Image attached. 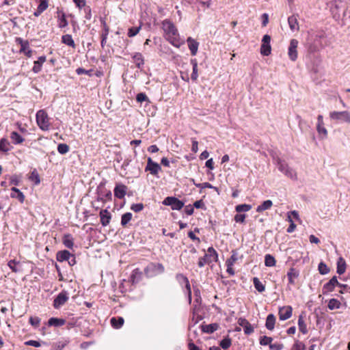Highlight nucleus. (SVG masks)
I'll use <instances>...</instances> for the list:
<instances>
[{
	"label": "nucleus",
	"instance_id": "39448f33",
	"mask_svg": "<svg viewBox=\"0 0 350 350\" xmlns=\"http://www.w3.org/2000/svg\"><path fill=\"white\" fill-rule=\"evenodd\" d=\"M163 204L170 206L172 210H180L184 206V202L176 197H167L163 201Z\"/></svg>",
	"mask_w": 350,
	"mask_h": 350
},
{
	"label": "nucleus",
	"instance_id": "4be33fe9",
	"mask_svg": "<svg viewBox=\"0 0 350 350\" xmlns=\"http://www.w3.org/2000/svg\"><path fill=\"white\" fill-rule=\"evenodd\" d=\"M45 56H40L38 60L34 62V65L33 66L32 71L34 73H38L39 72H40L42 69V66L45 62Z\"/></svg>",
	"mask_w": 350,
	"mask_h": 350
},
{
	"label": "nucleus",
	"instance_id": "423d86ee",
	"mask_svg": "<svg viewBox=\"0 0 350 350\" xmlns=\"http://www.w3.org/2000/svg\"><path fill=\"white\" fill-rule=\"evenodd\" d=\"M329 117L332 120L350 123V113L347 111H332Z\"/></svg>",
	"mask_w": 350,
	"mask_h": 350
},
{
	"label": "nucleus",
	"instance_id": "ea45409f",
	"mask_svg": "<svg viewBox=\"0 0 350 350\" xmlns=\"http://www.w3.org/2000/svg\"><path fill=\"white\" fill-rule=\"evenodd\" d=\"M132 216V213L129 212L123 214L121 217V225L125 227L127 225V224L131 220Z\"/></svg>",
	"mask_w": 350,
	"mask_h": 350
},
{
	"label": "nucleus",
	"instance_id": "9d476101",
	"mask_svg": "<svg viewBox=\"0 0 350 350\" xmlns=\"http://www.w3.org/2000/svg\"><path fill=\"white\" fill-rule=\"evenodd\" d=\"M16 42L21 45V53H24L28 57L31 56L32 51L29 49V44L27 40H24L21 38H16Z\"/></svg>",
	"mask_w": 350,
	"mask_h": 350
},
{
	"label": "nucleus",
	"instance_id": "c03bdc74",
	"mask_svg": "<svg viewBox=\"0 0 350 350\" xmlns=\"http://www.w3.org/2000/svg\"><path fill=\"white\" fill-rule=\"evenodd\" d=\"M29 180L33 181L35 185H38L40 183L39 174L36 170H33L29 177Z\"/></svg>",
	"mask_w": 350,
	"mask_h": 350
},
{
	"label": "nucleus",
	"instance_id": "4d7b16f0",
	"mask_svg": "<svg viewBox=\"0 0 350 350\" xmlns=\"http://www.w3.org/2000/svg\"><path fill=\"white\" fill-rule=\"evenodd\" d=\"M10 197L12 198H16V199H18V201L21 203H23L24 202V200H25V196L23 193V192H21V191L17 192V193H11Z\"/></svg>",
	"mask_w": 350,
	"mask_h": 350
},
{
	"label": "nucleus",
	"instance_id": "72a5a7b5",
	"mask_svg": "<svg viewBox=\"0 0 350 350\" xmlns=\"http://www.w3.org/2000/svg\"><path fill=\"white\" fill-rule=\"evenodd\" d=\"M219 327V325L217 323H211L206 325H203L202 327V330L203 332L212 334L215 331H216Z\"/></svg>",
	"mask_w": 350,
	"mask_h": 350
},
{
	"label": "nucleus",
	"instance_id": "f8f14e48",
	"mask_svg": "<svg viewBox=\"0 0 350 350\" xmlns=\"http://www.w3.org/2000/svg\"><path fill=\"white\" fill-rule=\"evenodd\" d=\"M298 46V41L295 39H292L290 42L288 46V55L291 60L295 61L297 58V48Z\"/></svg>",
	"mask_w": 350,
	"mask_h": 350
},
{
	"label": "nucleus",
	"instance_id": "aec40b11",
	"mask_svg": "<svg viewBox=\"0 0 350 350\" xmlns=\"http://www.w3.org/2000/svg\"><path fill=\"white\" fill-rule=\"evenodd\" d=\"M72 254L68 250H62L57 252L56 254V259L59 262L67 261L70 258Z\"/></svg>",
	"mask_w": 350,
	"mask_h": 350
},
{
	"label": "nucleus",
	"instance_id": "9b49d317",
	"mask_svg": "<svg viewBox=\"0 0 350 350\" xmlns=\"http://www.w3.org/2000/svg\"><path fill=\"white\" fill-rule=\"evenodd\" d=\"M336 286H342V284L338 282L336 276L332 277L330 280L323 286V293L326 294L334 291Z\"/></svg>",
	"mask_w": 350,
	"mask_h": 350
},
{
	"label": "nucleus",
	"instance_id": "6e6552de",
	"mask_svg": "<svg viewBox=\"0 0 350 350\" xmlns=\"http://www.w3.org/2000/svg\"><path fill=\"white\" fill-rule=\"evenodd\" d=\"M161 170V166L157 163L153 161L150 157H148L147 159V165L145 168V171H148L151 174L156 176Z\"/></svg>",
	"mask_w": 350,
	"mask_h": 350
},
{
	"label": "nucleus",
	"instance_id": "cd10ccee",
	"mask_svg": "<svg viewBox=\"0 0 350 350\" xmlns=\"http://www.w3.org/2000/svg\"><path fill=\"white\" fill-rule=\"evenodd\" d=\"M288 23L291 31H295L299 30V25L297 18L295 15L288 18Z\"/></svg>",
	"mask_w": 350,
	"mask_h": 350
},
{
	"label": "nucleus",
	"instance_id": "09e8293b",
	"mask_svg": "<svg viewBox=\"0 0 350 350\" xmlns=\"http://www.w3.org/2000/svg\"><path fill=\"white\" fill-rule=\"evenodd\" d=\"M10 142L6 139H1L0 140V150L3 152H8L10 150Z\"/></svg>",
	"mask_w": 350,
	"mask_h": 350
},
{
	"label": "nucleus",
	"instance_id": "864d4df0",
	"mask_svg": "<svg viewBox=\"0 0 350 350\" xmlns=\"http://www.w3.org/2000/svg\"><path fill=\"white\" fill-rule=\"evenodd\" d=\"M317 130L319 135H323V138L327 137V129L324 127V124H317Z\"/></svg>",
	"mask_w": 350,
	"mask_h": 350
},
{
	"label": "nucleus",
	"instance_id": "1a4fd4ad",
	"mask_svg": "<svg viewBox=\"0 0 350 350\" xmlns=\"http://www.w3.org/2000/svg\"><path fill=\"white\" fill-rule=\"evenodd\" d=\"M162 28L165 33V36L170 35L176 36V33L178 32V30L174 25L168 20H165L163 22Z\"/></svg>",
	"mask_w": 350,
	"mask_h": 350
},
{
	"label": "nucleus",
	"instance_id": "bb28decb",
	"mask_svg": "<svg viewBox=\"0 0 350 350\" xmlns=\"http://www.w3.org/2000/svg\"><path fill=\"white\" fill-rule=\"evenodd\" d=\"M299 276V271L295 268H291L289 271L287 272V277L288 280V282L291 284H295V280Z\"/></svg>",
	"mask_w": 350,
	"mask_h": 350
},
{
	"label": "nucleus",
	"instance_id": "393cba45",
	"mask_svg": "<svg viewBox=\"0 0 350 350\" xmlns=\"http://www.w3.org/2000/svg\"><path fill=\"white\" fill-rule=\"evenodd\" d=\"M66 323V320L64 319H59L55 317H51L48 321L49 326L53 327H61Z\"/></svg>",
	"mask_w": 350,
	"mask_h": 350
},
{
	"label": "nucleus",
	"instance_id": "4c0bfd02",
	"mask_svg": "<svg viewBox=\"0 0 350 350\" xmlns=\"http://www.w3.org/2000/svg\"><path fill=\"white\" fill-rule=\"evenodd\" d=\"M340 306L341 304L340 301L338 300L337 299L332 298L329 300L327 307L329 310H333L336 309H339Z\"/></svg>",
	"mask_w": 350,
	"mask_h": 350
},
{
	"label": "nucleus",
	"instance_id": "bf43d9fd",
	"mask_svg": "<svg viewBox=\"0 0 350 350\" xmlns=\"http://www.w3.org/2000/svg\"><path fill=\"white\" fill-rule=\"evenodd\" d=\"M144 208V204L142 203L133 204L131 206V209L135 213L140 212Z\"/></svg>",
	"mask_w": 350,
	"mask_h": 350
},
{
	"label": "nucleus",
	"instance_id": "f257e3e1",
	"mask_svg": "<svg viewBox=\"0 0 350 350\" xmlns=\"http://www.w3.org/2000/svg\"><path fill=\"white\" fill-rule=\"evenodd\" d=\"M36 116V122L39 128L44 131H49L51 124L49 122L50 118L46 112L43 109H40L37 111Z\"/></svg>",
	"mask_w": 350,
	"mask_h": 350
},
{
	"label": "nucleus",
	"instance_id": "473e14b6",
	"mask_svg": "<svg viewBox=\"0 0 350 350\" xmlns=\"http://www.w3.org/2000/svg\"><path fill=\"white\" fill-rule=\"evenodd\" d=\"M273 205V202L270 200H267L264 201L260 205H259L257 208L256 211L258 213H261L264 211L269 209Z\"/></svg>",
	"mask_w": 350,
	"mask_h": 350
},
{
	"label": "nucleus",
	"instance_id": "412c9836",
	"mask_svg": "<svg viewBox=\"0 0 350 350\" xmlns=\"http://www.w3.org/2000/svg\"><path fill=\"white\" fill-rule=\"evenodd\" d=\"M126 191V187L124 185H117L114 189V196L119 198L122 199L125 196Z\"/></svg>",
	"mask_w": 350,
	"mask_h": 350
},
{
	"label": "nucleus",
	"instance_id": "e2e57ef3",
	"mask_svg": "<svg viewBox=\"0 0 350 350\" xmlns=\"http://www.w3.org/2000/svg\"><path fill=\"white\" fill-rule=\"evenodd\" d=\"M48 8V2L46 0L41 1L40 4L38 6V9L43 12Z\"/></svg>",
	"mask_w": 350,
	"mask_h": 350
},
{
	"label": "nucleus",
	"instance_id": "338daca9",
	"mask_svg": "<svg viewBox=\"0 0 350 350\" xmlns=\"http://www.w3.org/2000/svg\"><path fill=\"white\" fill-rule=\"evenodd\" d=\"M25 345H27V346H33L35 347H40L41 346L39 341L33 340H30L26 341L25 342Z\"/></svg>",
	"mask_w": 350,
	"mask_h": 350
},
{
	"label": "nucleus",
	"instance_id": "49530a36",
	"mask_svg": "<svg viewBox=\"0 0 350 350\" xmlns=\"http://www.w3.org/2000/svg\"><path fill=\"white\" fill-rule=\"evenodd\" d=\"M238 253L236 251L232 250L230 258L226 261V265H233L234 263L238 260Z\"/></svg>",
	"mask_w": 350,
	"mask_h": 350
},
{
	"label": "nucleus",
	"instance_id": "69168bd1",
	"mask_svg": "<svg viewBox=\"0 0 350 350\" xmlns=\"http://www.w3.org/2000/svg\"><path fill=\"white\" fill-rule=\"evenodd\" d=\"M73 2L75 3L76 6L79 9L86 7L85 0H73Z\"/></svg>",
	"mask_w": 350,
	"mask_h": 350
},
{
	"label": "nucleus",
	"instance_id": "774afa93",
	"mask_svg": "<svg viewBox=\"0 0 350 350\" xmlns=\"http://www.w3.org/2000/svg\"><path fill=\"white\" fill-rule=\"evenodd\" d=\"M245 219V214H237L234 216V221L237 223H243Z\"/></svg>",
	"mask_w": 350,
	"mask_h": 350
},
{
	"label": "nucleus",
	"instance_id": "4468645a",
	"mask_svg": "<svg viewBox=\"0 0 350 350\" xmlns=\"http://www.w3.org/2000/svg\"><path fill=\"white\" fill-rule=\"evenodd\" d=\"M238 323L239 325L243 327L245 334L250 335L254 332V329L253 326L247 319L240 318Z\"/></svg>",
	"mask_w": 350,
	"mask_h": 350
},
{
	"label": "nucleus",
	"instance_id": "f704fd0d",
	"mask_svg": "<svg viewBox=\"0 0 350 350\" xmlns=\"http://www.w3.org/2000/svg\"><path fill=\"white\" fill-rule=\"evenodd\" d=\"M191 64L193 66V70L191 75V79L196 81L198 79V62L196 59H192L191 60Z\"/></svg>",
	"mask_w": 350,
	"mask_h": 350
},
{
	"label": "nucleus",
	"instance_id": "58836bf2",
	"mask_svg": "<svg viewBox=\"0 0 350 350\" xmlns=\"http://www.w3.org/2000/svg\"><path fill=\"white\" fill-rule=\"evenodd\" d=\"M275 259L271 254H266L265 256V265L267 267H273L275 265Z\"/></svg>",
	"mask_w": 350,
	"mask_h": 350
},
{
	"label": "nucleus",
	"instance_id": "37998d69",
	"mask_svg": "<svg viewBox=\"0 0 350 350\" xmlns=\"http://www.w3.org/2000/svg\"><path fill=\"white\" fill-rule=\"evenodd\" d=\"M252 208L250 204H242L236 206L235 210L237 213L247 212Z\"/></svg>",
	"mask_w": 350,
	"mask_h": 350
},
{
	"label": "nucleus",
	"instance_id": "13d9d810",
	"mask_svg": "<svg viewBox=\"0 0 350 350\" xmlns=\"http://www.w3.org/2000/svg\"><path fill=\"white\" fill-rule=\"evenodd\" d=\"M21 176H18L16 174H14L10 177V185H14L15 186H17L19 185V183L21 181Z\"/></svg>",
	"mask_w": 350,
	"mask_h": 350
},
{
	"label": "nucleus",
	"instance_id": "a878e982",
	"mask_svg": "<svg viewBox=\"0 0 350 350\" xmlns=\"http://www.w3.org/2000/svg\"><path fill=\"white\" fill-rule=\"evenodd\" d=\"M346 262L342 257H340L337 260L336 272L339 274H343L346 271Z\"/></svg>",
	"mask_w": 350,
	"mask_h": 350
},
{
	"label": "nucleus",
	"instance_id": "603ef678",
	"mask_svg": "<svg viewBox=\"0 0 350 350\" xmlns=\"http://www.w3.org/2000/svg\"><path fill=\"white\" fill-rule=\"evenodd\" d=\"M272 340H273V338L271 337L264 336L260 338L259 342L261 345H263V346H265V345L270 346V344H271Z\"/></svg>",
	"mask_w": 350,
	"mask_h": 350
},
{
	"label": "nucleus",
	"instance_id": "dca6fc26",
	"mask_svg": "<svg viewBox=\"0 0 350 350\" xmlns=\"http://www.w3.org/2000/svg\"><path fill=\"white\" fill-rule=\"evenodd\" d=\"M176 279L180 282H184L185 284V287H186V288L188 291L189 300V302H191V286H190V284H189L188 278L185 275H184L183 274L178 273V274L176 275Z\"/></svg>",
	"mask_w": 350,
	"mask_h": 350
},
{
	"label": "nucleus",
	"instance_id": "5fc2aeb1",
	"mask_svg": "<svg viewBox=\"0 0 350 350\" xmlns=\"http://www.w3.org/2000/svg\"><path fill=\"white\" fill-rule=\"evenodd\" d=\"M69 342H70V340H67V339H65V340H63L61 341H58L55 345V349L57 350H62L69 343Z\"/></svg>",
	"mask_w": 350,
	"mask_h": 350
},
{
	"label": "nucleus",
	"instance_id": "2f4dec72",
	"mask_svg": "<svg viewBox=\"0 0 350 350\" xmlns=\"http://www.w3.org/2000/svg\"><path fill=\"white\" fill-rule=\"evenodd\" d=\"M10 139L14 144H20L24 141V138L16 131H12L10 133Z\"/></svg>",
	"mask_w": 350,
	"mask_h": 350
},
{
	"label": "nucleus",
	"instance_id": "c9c22d12",
	"mask_svg": "<svg viewBox=\"0 0 350 350\" xmlns=\"http://www.w3.org/2000/svg\"><path fill=\"white\" fill-rule=\"evenodd\" d=\"M297 324L299 329L302 334H306L308 333L307 326L302 315H299Z\"/></svg>",
	"mask_w": 350,
	"mask_h": 350
},
{
	"label": "nucleus",
	"instance_id": "a19ab883",
	"mask_svg": "<svg viewBox=\"0 0 350 350\" xmlns=\"http://www.w3.org/2000/svg\"><path fill=\"white\" fill-rule=\"evenodd\" d=\"M232 345V340L231 339L229 338L228 336H227L226 337H225L223 340H221L219 342V345L220 347L224 349H228Z\"/></svg>",
	"mask_w": 350,
	"mask_h": 350
},
{
	"label": "nucleus",
	"instance_id": "0eeeda50",
	"mask_svg": "<svg viewBox=\"0 0 350 350\" xmlns=\"http://www.w3.org/2000/svg\"><path fill=\"white\" fill-rule=\"evenodd\" d=\"M69 299L68 293L66 291L60 292L53 301V306L55 309L60 308Z\"/></svg>",
	"mask_w": 350,
	"mask_h": 350
},
{
	"label": "nucleus",
	"instance_id": "b1692460",
	"mask_svg": "<svg viewBox=\"0 0 350 350\" xmlns=\"http://www.w3.org/2000/svg\"><path fill=\"white\" fill-rule=\"evenodd\" d=\"M275 317L273 314L267 315L266 319L265 327L269 330H273L275 324Z\"/></svg>",
	"mask_w": 350,
	"mask_h": 350
},
{
	"label": "nucleus",
	"instance_id": "7ed1b4c3",
	"mask_svg": "<svg viewBox=\"0 0 350 350\" xmlns=\"http://www.w3.org/2000/svg\"><path fill=\"white\" fill-rule=\"evenodd\" d=\"M277 165L278 170L284 174L286 176L289 177L293 180L297 179V173L296 172L288 167V165L286 163L285 161L281 160L280 159H278L277 160Z\"/></svg>",
	"mask_w": 350,
	"mask_h": 350
},
{
	"label": "nucleus",
	"instance_id": "c85d7f7f",
	"mask_svg": "<svg viewBox=\"0 0 350 350\" xmlns=\"http://www.w3.org/2000/svg\"><path fill=\"white\" fill-rule=\"evenodd\" d=\"M62 42L68 46L72 47V49H75L76 45L72 38V36L70 34H66L62 36Z\"/></svg>",
	"mask_w": 350,
	"mask_h": 350
},
{
	"label": "nucleus",
	"instance_id": "5701e85b",
	"mask_svg": "<svg viewBox=\"0 0 350 350\" xmlns=\"http://www.w3.org/2000/svg\"><path fill=\"white\" fill-rule=\"evenodd\" d=\"M142 273L139 269H135L130 277V281L133 284L138 283L142 279Z\"/></svg>",
	"mask_w": 350,
	"mask_h": 350
},
{
	"label": "nucleus",
	"instance_id": "052dcab7",
	"mask_svg": "<svg viewBox=\"0 0 350 350\" xmlns=\"http://www.w3.org/2000/svg\"><path fill=\"white\" fill-rule=\"evenodd\" d=\"M136 100L139 103H142L144 101L149 100L148 96L144 93H139L137 94Z\"/></svg>",
	"mask_w": 350,
	"mask_h": 350
},
{
	"label": "nucleus",
	"instance_id": "6e6d98bb",
	"mask_svg": "<svg viewBox=\"0 0 350 350\" xmlns=\"http://www.w3.org/2000/svg\"><path fill=\"white\" fill-rule=\"evenodd\" d=\"M140 29H141V26L133 27L129 28V31H128V36L131 38V37L136 36L139 33Z\"/></svg>",
	"mask_w": 350,
	"mask_h": 350
},
{
	"label": "nucleus",
	"instance_id": "20e7f679",
	"mask_svg": "<svg viewBox=\"0 0 350 350\" xmlns=\"http://www.w3.org/2000/svg\"><path fill=\"white\" fill-rule=\"evenodd\" d=\"M164 271V267L161 263H150L145 269L144 272L147 277L151 278Z\"/></svg>",
	"mask_w": 350,
	"mask_h": 350
},
{
	"label": "nucleus",
	"instance_id": "79ce46f5",
	"mask_svg": "<svg viewBox=\"0 0 350 350\" xmlns=\"http://www.w3.org/2000/svg\"><path fill=\"white\" fill-rule=\"evenodd\" d=\"M253 283H254V287L256 288V289L258 292L262 293V292L265 291V286L262 284V282L258 280V278H254V279H253Z\"/></svg>",
	"mask_w": 350,
	"mask_h": 350
},
{
	"label": "nucleus",
	"instance_id": "a211bd4d",
	"mask_svg": "<svg viewBox=\"0 0 350 350\" xmlns=\"http://www.w3.org/2000/svg\"><path fill=\"white\" fill-rule=\"evenodd\" d=\"M166 39L175 47L179 48L180 45L183 44V42L180 40L179 34L177 32L176 36L170 35L166 36Z\"/></svg>",
	"mask_w": 350,
	"mask_h": 350
},
{
	"label": "nucleus",
	"instance_id": "f3484780",
	"mask_svg": "<svg viewBox=\"0 0 350 350\" xmlns=\"http://www.w3.org/2000/svg\"><path fill=\"white\" fill-rule=\"evenodd\" d=\"M134 63L137 68L142 70L144 64V59L142 53H135L132 55Z\"/></svg>",
	"mask_w": 350,
	"mask_h": 350
},
{
	"label": "nucleus",
	"instance_id": "680f3d73",
	"mask_svg": "<svg viewBox=\"0 0 350 350\" xmlns=\"http://www.w3.org/2000/svg\"><path fill=\"white\" fill-rule=\"evenodd\" d=\"M40 323V319L36 317H30L29 318V323L34 327H38Z\"/></svg>",
	"mask_w": 350,
	"mask_h": 350
},
{
	"label": "nucleus",
	"instance_id": "f03ea898",
	"mask_svg": "<svg viewBox=\"0 0 350 350\" xmlns=\"http://www.w3.org/2000/svg\"><path fill=\"white\" fill-rule=\"evenodd\" d=\"M218 255L215 249L212 247L208 248L207 254H205L203 257L199 258L198 265L199 267H204L206 264L212 261H217Z\"/></svg>",
	"mask_w": 350,
	"mask_h": 350
},
{
	"label": "nucleus",
	"instance_id": "ddd939ff",
	"mask_svg": "<svg viewBox=\"0 0 350 350\" xmlns=\"http://www.w3.org/2000/svg\"><path fill=\"white\" fill-rule=\"evenodd\" d=\"M293 308L290 306H283L279 309V318L281 321L288 319L292 316Z\"/></svg>",
	"mask_w": 350,
	"mask_h": 350
},
{
	"label": "nucleus",
	"instance_id": "2eb2a0df",
	"mask_svg": "<svg viewBox=\"0 0 350 350\" xmlns=\"http://www.w3.org/2000/svg\"><path fill=\"white\" fill-rule=\"evenodd\" d=\"M100 223L103 226H107L111 221V214L107 210H101L99 213Z\"/></svg>",
	"mask_w": 350,
	"mask_h": 350
},
{
	"label": "nucleus",
	"instance_id": "a18cd8bd",
	"mask_svg": "<svg viewBox=\"0 0 350 350\" xmlns=\"http://www.w3.org/2000/svg\"><path fill=\"white\" fill-rule=\"evenodd\" d=\"M318 270L321 275H325L328 273L330 271L329 268L323 262H321L319 264Z\"/></svg>",
	"mask_w": 350,
	"mask_h": 350
},
{
	"label": "nucleus",
	"instance_id": "7c9ffc66",
	"mask_svg": "<svg viewBox=\"0 0 350 350\" xmlns=\"http://www.w3.org/2000/svg\"><path fill=\"white\" fill-rule=\"evenodd\" d=\"M64 245L69 249H72L74 245V239L70 234H64L63 237Z\"/></svg>",
	"mask_w": 350,
	"mask_h": 350
},
{
	"label": "nucleus",
	"instance_id": "0e129e2a",
	"mask_svg": "<svg viewBox=\"0 0 350 350\" xmlns=\"http://www.w3.org/2000/svg\"><path fill=\"white\" fill-rule=\"evenodd\" d=\"M284 347L282 343H273L270 344L269 349L271 350H282Z\"/></svg>",
	"mask_w": 350,
	"mask_h": 350
},
{
	"label": "nucleus",
	"instance_id": "c756f323",
	"mask_svg": "<svg viewBox=\"0 0 350 350\" xmlns=\"http://www.w3.org/2000/svg\"><path fill=\"white\" fill-rule=\"evenodd\" d=\"M58 27L59 28L66 27L68 23L66 18V14L64 12L58 11Z\"/></svg>",
	"mask_w": 350,
	"mask_h": 350
},
{
	"label": "nucleus",
	"instance_id": "8fccbe9b",
	"mask_svg": "<svg viewBox=\"0 0 350 350\" xmlns=\"http://www.w3.org/2000/svg\"><path fill=\"white\" fill-rule=\"evenodd\" d=\"M18 265H19V262L15 260H11L8 262V265L10 269L15 273L19 272L20 269L18 268Z\"/></svg>",
	"mask_w": 350,
	"mask_h": 350
},
{
	"label": "nucleus",
	"instance_id": "3c124183",
	"mask_svg": "<svg viewBox=\"0 0 350 350\" xmlns=\"http://www.w3.org/2000/svg\"><path fill=\"white\" fill-rule=\"evenodd\" d=\"M70 150L69 146L66 144H59L57 146V151L61 154H66Z\"/></svg>",
	"mask_w": 350,
	"mask_h": 350
},
{
	"label": "nucleus",
	"instance_id": "e433bc0d",
	"mask_svg": "<svg viewBox=\"0 0 350 350\" xmlns=\"http://www.w3.org/2000/svg\"><path fill=\"white\" fill-rule=\"evenodd\" d=\"M124 322V320L122 317H113L111 319V324L116 329L120 328L123 325Z\"/></svg>",
	"mask_w": 350,
	"mask_h": 350
},
{
	"label": "nucleus",
	"instance_id": "de8ad7c7",
	"mask_svg": "<svg viewBox=\"0 0 350 350\" xmlns=\"http://www.w3.org/2000/svg\"><path fill=\"white\" fill-rule=\"evenodd\" d=\"M271 47L270 44L262 43L260 46V53L262 55L268 56L271 53Z\"/></svg>",
	"mask_w": 350,
	"mask_h": 350
},
{
	"label": "nucleus",
	"instance_id": "6ab92c4d",
	"mask_svg": "<svg viewBox=\"0 0 350 350\" xmlns=\"http://www.w3.org/2000/svg\"><path fill=\"white\" fill-rule=\"evenodd\" d=\"M187 42L188 43V46L191 55H196L198 52L199 43L191 37H189L187 40Z\"/></svg>",
	"mask_w": 350,
	"mask_h": 350
}]
</instances>
